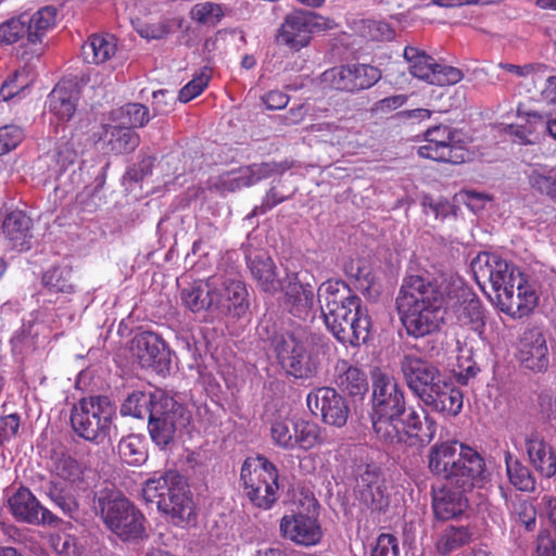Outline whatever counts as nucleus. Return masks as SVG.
Segmentation results:
<instances>
[{
	"mask_svg": "<svg viewBox=\"0 0 556 556\" xmlns=\"http://www.w3.org/2000/svg\"><path fill=\"white\" fill-rule=\"evenodd\" d=\"M439 285V276L431 281L420 276H410L404 280L397 307L409 336L421 338L440 329L447 304L444 287Z\"/></svg>",
	"mask_w": 556,
	"mask_h": 556,
	"instance_id": "f257e3e1",
	"label": "nucleus"
},
{
	"mask_svg": "<svg viewBox=\"0 0 556 556\" xmlns=\"http://www.w3.org/2000/svg\"><path fill=\"white\" fill-rule=\"evenodd\" d=\"M184 305L193 313L207 312L211 317L242 316L249 308L245 285L236 278L216 274L181 291Z\"/></svg>",
	"mask_w": 556,
	"mask_h": 556,
	"instance_id": "f03ea898",
	"label": "nucleus"
},
{
	"mask_svg": "<svg viewBox=\"0 0 556 556\" xmlns=\"http://www.w3.org/2000/svg\"><path fill=\"white\" fill-rule=\"evenodd\" d=\"M122 415L149 419V432L153 442L165 447L178 429L185 428L190 421L189 412L173 397L163 392H132L121 407Z\"/></svg>",
	"mask_w": 556,
	"mask_h": 556,
	"instance_id": "7ed1b4c3",
	"label": "nucleus"
},
{
	"mask_svg": "<svg viewBox=\"0 0 556 556\" xmlns=\"http://www.w3.org/2000/svg\"><path fill=\"white\" fill-rule=\"evenodd\" d=\"M371 424L378 439L394 444L405 441L406 432L401 430L402 416L406 409L404 392L396 379L376 368L371 372Z\"/></svg>",
	"mask_w": 556,
	"mask_h": 556,
	"instance_id": "20e7f679",
	"label": "nucleus"
},
{
	"mask_svg": "<svg viewBox=\"0 0 556 556\" xmlns=\"http://www.w3.org/2000/svg\"><path fill=\"white\" fill-rule=\"evenodd\" d=\"M147 503L156 504L157 510L173 525L186 528L195 522L197 508L186 479L177 471H166L149 478L142 486Z\"/></svg>",
	"mask_w": 556,
	"mask_h": 556,
	"instance_id": "39448f33",
	"label": "nucleus"
},
{
	"mask_svg": "<svg viewBox=\"0 0 556 556\" xmlns=\"http://www.w3.org/2000/svg\"><path fill=\"white\" fill-rule=\"evenodd\" d=\"M116 407L108 396H89L74 405L71 424L77 435L94 444L110 443L117 435Z\"/></svg>",
	"mask_w": 556,
	"mask_h": 556,
	"instance_id": "423d86ee",
	"label": "nucleus"
},
{
	"mask_svg": "<svg viewBox=\"0 0 556 556\" xmlns=\"http://www.w3.org/2000/svg\"><path fill=\"white\" fill-rule=\"evenodd\" d=\"M439 282V286L444 287V292H446V313H451L460 326L468 327L481 340H485V316L478 296L454 273L440 274Z\"/></svg>",
	"mask_w": 556,
	"mask_h": 556,
	"instance_id": "0eeeda50",
	"label": "nucleus"
},
{
	"mask_svg": "<svg viewBox=\"0 0 556 556\" xmlns=\"http://www.w3.org/2000/svg\"><path fill=\"white\" fill-rule=\"evenodd\" d=\"M94 507L106 527L122 540L139 539L143 535L144 516L121 493L100 492Z\"/></svg>",
	"mask_w": 556,
	"mask_h": 556,
	"instance_id": "6e6552de",
	"label": "nucleus"
},
{
	"mask_svg": "<svg viewBox=\"0 0 556 556\" xmlns=\"http://www.w3.org/2000/svg\"><path fill=\"white\" fill-rule=\"evenodd\" d=\"M247 496L257 507L269 509L277 501L278 470L264 456L248 457L241 467Z\"/></svg>",
	"mask_w": 556,
	"mask_h": 556,
	"instance_id": "1a4fd4ad",
	"label": "nucleus"
},
{
	"mask_svg": "<svg viewBox=\"0 0 556 556\" xmlns=\"http://www.w3.org/2000/svg\"><path fill=\"white\" fill-rule=\"evenodd\" d=\"M325 324L333 337L343 344L357 346L370 334L371 320L362 300H352L334 314L328 313Z\"/></svg>",
	"mask_w": 556,
	"mask_h": 556,
	"instance_id": "9d476101",
	"label": "nucleus"
},
{
	"mask_svg": "<svg viewBox=\"0 0 556 556\" xmlns=\"http://www.w3.org/2000/svg\"><path fill=\"white\" fill-rule=\"evenodd\" d=\"M317 506V502L312 498L306 508H299L283 515L279 522L281 536L300 546L317 545L323 539Z\"/></svg>",
	"mask_w": 556,
	"mask_h": 556,
	"instance_id": "9b49d317",
	"label": "nucleus"
},
{
	"mask_svg": "<svg viewBox=\"0 0 556 556\" xmlns=\"http://www.w3.org/2000/svg\"><path fill=\"white\" fill-rule=\"evenodd\" d=\"M270 438L280 448L308 451L323 442L320 427L303 419H276L270 427Z\"/></svg>",
	"mask_w": 556,
	"mask_h": 556,
	"instance_id": "f8f14e48",
	"label": "nucleus"
},
{
	"mask_svg": "<svg viewBox=\"0 0 556 556\" xmlns=\"http://www.w3.org/2000/svg\"><path fill=\"white\" fill-rule=\"evenodd\" d=\"M327 27L328 22L317 13L293 11L286 15L278 28L276 41L290 50L300 51L309 45L314 31Z\"/></svg>",
	"mask_w": 556,
	"mask_h": 556,
	"instance_id": "ddd939ff",
	"label": "nucleus"
},
{
	"mask_svg": "<svg viewBox=\"0 0 556 556\" xmlns=\"http://www.w3.org/2000/svg\"><path fill=\"white\" fill-rule=\"evenodd\" d=\"M403 55L412 76L429 85L448 86L463 79L464 75L459 68L438 63L431 55L416 47L407 46Z\"/></svg>",
	"mask_w": 556,
	"mask_h": 556,
	"instance_id": "4468645a",
	"label": "nucleus"
},
{
	"mask_svg": "<svg viewBox=\"0 0 556 556\" xmlns=\"http://www.w3.org/2000/svg\"><path fill=\"white\" fill-rule=\"evenodd\" d=\"M476 281L481 288L489 283L495 298L517 280L516 267L495 253H480L470 264Z\"/></svg>",
	"mask_w": 556,
	"mask_h": 556,
	"instance_id": "2eb2a0df",
	"label": "nucleus"
},
{
	"mask_svg": "<svg viewBox=\"0 0 556 556\" xmlns=\"http://www.w3.org/2000/svg\"><path fill=\"white\" fill-rule=\"evenodd\" d=\"M283 170L285 168L276 163L253 164L210 177L207 189L224 195L241 188L250 187L261 179L271 176L274 173H281Z\"/></svg>",
	"mask_w": 556,
	"mask_h": 556,
	"instance_id": "dca6fc26",
	"label": "nucleus"
},
{
	"mask_svg": "<svg viewBox=\"0 0 556 556\" xmlns=\"http://www.w3.org/2000/svg\"><path fill=\"white\" fill-rule=\"evenodd\" d=\"M306 404L312 414L337 428L346 425L350 407L346 400L333 388L320 387L312 390L306 396Z\"/></svg>",
	"mask_w": 556,
	"mask_h": 556,
	"instance_id": "f3484780",
	"label": "nucleus"
},
{
	"mask_svg": "<svg viewBox=\"0 0 556 556\" xmlns=\"http://www.w3.org/2000/svg\"><path fill=\"white\" fill-rule=\"evenodd\" d=\"M455 132L448 126H434L427 130L425 144L418 148L421 157L438 162L459 164L466 161L467 152L455 144Z\"/></svg>",
	"mask_w": 556,
	"mask_h": 556,
	"instance_id": "a211bd4d",
	"label": "nucleus"
},
{
	"mask_svg": "<svg viewBox=\"0 0 556 556\" xmlns=\"http://www.w3.org/2000/svg\"><path fill=\"white\" fill-rule=\"evenodd\" d=\"M314 280L307 270L287 271L286 283L281 288L285 293V305L295 317L305 319L314 305Z\"/></svg>",
	"mask_w": 556,
	"mask_h": 556,
	"instance_id": "6ab92c4d",
	"label": "nucleus"
},
{
	"mask_svg": "<svg viewBox=\"0 0 556 556\" xmlns=\"http://www.w3.org/2000/svg\"><path fill=\"white\" fill-rule=\"evenodd\" d=\"M132 350L143 368H151L165 375L170 369V351L162 338L152 331L138 333L132 341Z\"/></svg>",
	"mask_w": 556,
	"mask_h": 556,
	"instance_id": "aec40b11",
	"label": "nucleus"
},
{
	"mask_svg": "<svg viewBox=\"0 0 556 556\" xmlns=\"http://www.w3.org/2000/svg\"><path fill=\"white\" fill-rule=\"evenodd\" d=\"M536 302L535 291L521 273H517V280L505 288L496 299L500 309L514 318L528 315L535 307Z\"/></svg>",
	"mask_w": 556,
	"mask_h": 556,
	"instance_id": "412c9836",
	"label": "nucleus"
},
{
	"mask_svg": "<svg viewBox=\"0 0 556 556\" xmlns=\"http://www.w3.org/2000/svg\"><path fill=\"white\" fill-rule=\"evenodd\" d=\"M517 358L527 369L541 372L549 364L548 348L545 334L538 327L523 331L517 346Z\"/></svg>",
	"mask_w": 556,
	"mask_h": 556,
	"instance_id": "4be33fe9",
	"label": "nucleus"
},
{
	"mask_svg": "<svg viewBox=\"0 0 556 556\" xmlns=\"http://www.w3.org/2000/svg\"><path fill=\"white\" fill-rule=\"evenodd\" d=\"M401 369L407 387L420 400L441 380L437 367L416 355H405Z\"/></svg>",
	"mask_w": 556,
	"mask_h": 556,
	"instance_id": "5701e85b",
	"label": "nucleus"
},
{
	"mask_svg": "<svg viewBox=\"0 0 556 556\" xmlns=\"http://www.w3.org/2000/svg\"><path fill=\"white\" fill-rule=\"evenodd\" d=\"M457 457L460 459L453 460V467L444 479L466 490L473 486L483 473L484 460L477 451L462 443L457 450Z\"/></svg>",
	"mask_w": 556,
	"mask_h": 556,
	"instance_id": "b1692460",
	"label": "nucleus"
},
{
	"mask_svg": "<svg viewBox=\"0 0 556 556\" xmlns=\"http://www.w3.org/2000/svg\"><path fill=\"white\" fill-rule=\"evenodd\" d=\"M10 509L18 521L30 525H52L58 518L26 488H20L9 498Z\"/></svg>",
	"mask_w": 556,
	"mask_h": 556,
	"instance_id": "393cba45",
	"label": "nucleus"
},
{
	"mask_svg": "<svg viewBox=\"0 0 556 556\" xmlns=\"http://www.w3.org/2000/svg\"><path fill=\"white\" fill-rule=\"evenodd\" d=\"M23 16L27 26V45L33 46V52L39 54L43 51L45 38L56 25L58 9L47 5L31 14L23 13Z\"/></svg>",
	"mask_w": 556,
	"mask_h": 556,
	"instance_id": "a878e982",
	"label": "nucleus"
},
{
	"mask_svg": "<svg viewBox=\"0 0 556 556\" xmlns=\"http://www.w3.org/2000/svg\"><path fill=\"white\" fill-rule=\"evenodd\" d=\"M274 344L281 367H291L299 374L302 372V367L294 362V356L314 351L312 340L302 330L283 333L275 339Z\"/></svg>",
	"mask_w": 556,
	"mask_h": 556,
	"instance_id": "bb28decb",
	"label": "nucleus"
},
{
	"mask_svg": "<svg viewBox=\"0 0 556 556\" xmlns=\"http://www.w3.org/2000/svg\"><path fill=\"white\" fill-rule=\"evenodd\" d=\"M421 401L442 415L455 417L462 412L464 396L460 390L440 380Z\"/></svg>",
	"mask_w": 556,
	"mask_h": 556,
	"instance_id": "cd10ccee",
	"label": "nucleus"
},
{
	"mask_svg": "<svg viewBox=\"0 0 556 556\" xmlns=\"http://www.w3.org/2000/svg\"><path fill=\"white\" fill-rule=\"evenodd\" d=\"M526 450L531 466L540 476L552 478L556 475V452L541 434H529Z\"/></svg>",
	"mask_w": 556,
	"mask_h": 556,
	"instance_id": "c85d7f7f",
	"label": "nucleus"
},
{
	"mask_svg": "<svg viewBox=\"0 0 556 556\" xmlns=\"http://www.w3.org/2000/svg\"><path fill=\"white\" fill-rule=\"evenodd\" d=\"M78 99V89L73 81H60L48 97L49 112L58 121L67 122L76 112Z\"/></svg>",
	"mask_w": 556,
	"mask_h": 556,
	"instance_id": "c756f323",
	"label": "nucleus"
},
{
	"mask_svg": "<svg viewBox=\"0 0 556 556\" xmlns=\"http://www.w3.org/2000/svg\"><path fill=\"white\" fill-rule=\"evenodd\" d=\"M31 219L22 211L9 213L2 224L8 245L16 251H27L31 247Z\"/></svg>",
	"mask_w": 556,
	"mask_h": 556,
	"instance_id": "7c9ffc66",
	"label": "nucleus"
},
{
	"mask_svg": "<svg viewBox=\"0 0 556 556\" xmlns=\"http://www.w3.org/2000/svg\"><path fill=\"white\" fill-rule=\"evenodd\" d=\"M352 300H361L352 294L351 289L341 280H327L318 288V302L323 317L326 318L328 313L334 314L341 307L348 306V302Z\"/></svg>",
	"mask_w": 556,
	"mask_h": 556,
	"instance_id": "2f4dec72",
	"label": "nucleus"
},
{
	"mask_svg": "<svg viewBox=\"0 0 556 556\" xmlns=\"http://www.w3.org/2000/svg\"><path fill=\"white\" fill-rule=\"evenodd\" d=\"M334 383L352 397H363L368 390L366 374L344 359L336 364Z\"/></svg>",
	"mask_w": 556,
	"mask_h": 556,
	"instance_id": "473e14b6",
	"label": "nucleus"
},
{
	"mask_svg": "<svg viewBox=\"0 0 556 556\" xmlns=\"http://www.w3.org/2000/svg\"><path fill=\"white\" fill-rule=\"evenodd\" d=\"M548 119L536 112L527 113L520 122L507 126L506 131L520 144H534L540 136L547 132Z\"/></svg>",
	"mask_w": 556,
	"mask_h": 556,
	"instance_id": "72a5a7b5",
	"label": "nucleus"
},
{
	"mask_svg": "<svg viewBox=\"0 0 556 556\" xmlns=\"http://www.w3.org/2000/svg\"><path fill=\"white\" fill-rule=\"evenodd\" d=\"M357 488L362 502L368 507L381 509L388 506L389 497L376 469L367 468L357 479Z\"/></svg>",
	"mask_w": 556,
	"mask_h": 556,
	"instance_id": "f704fd0d",
	"label": "nucleus"
},
{
	"mask_svg": "<svg viewBox=\"0 0 556 556\" xmlns=\"http://www.w3.org/2000/svg\"><path fill=\"white\" fill-rule=\"evenodd\" d=\"M101 140L114 154L130 153L140 143V137L136 131L113 123L103 126Z\"/></svg>",
	"mask_w": 556,
	"mask_h": 556,
	"instance_id": "c9c22d12",
	"label": "nucleus"
},
{
	"mask_svg": "<svg viewBox=\"0 0 556 556\" xmlns=\"http://www.w3.org/2000/svg\"><path fill=\"white\" fill-rule=\"evenodd\" d=\"M248 265L258 287L265 292L275 293L281 290L286 283V279L277 278L273 260L264 254L254 257L249 256Z\"/></svg>",
	"mask_w": 556,
	"mask_h": 556,
	"instance_id": "e433bc0d",
	"label": "nucleus"
},
{
	"mask_svg": "<svg viewBox=\"0 0 556 556\" xmlns=\"http://www.w3.org/2000/svg\"><path fill=\"white\" fill-rule=\"evenodd\" d=\"M459 443L456 440L437 442L428 452V469L437 477L443 478L447 476L448 470L453 467L454 459L457 457Z\"/></svg>",
	"mask_w": 556,
	"mask_h": 556,
	"instance_id": "4c0bfd02",
	"label": "nucleus"
},
{
	"mask_svg": "<svg viewBox=\"0 0 556 556\" xmlns=\"http://www.w3.org/2000/svg\"><path fill=\"white\" fill-rule=\"evenodd\" d=\"M432 507L438 519L459 516L467 508V500L459 490L440 489L433 492Z\"/></svg>",
	"mask_w": 556,
	"mask_h": 556,
	"instance_id": "58836bf2",
	"label": "nucleus"
},
{
	"mask_svg": "<svg viewBox=\"0 0 556 556\" xmlns=\"http://www.w3.org/2000/svg\"><path fill=\"white\" fill-rule=\"evenodd\" d=\"M117 51V39L111 34H93L83 45V55L88 63L102 64Z\"/></svg>",
	"mask_w": 556,
	"mask_h": 556,
	"instance_id": "ea45409f",
	"label": "nucleus"
},
{
	"mask_svg": "<svg viewBox=\"0 0 556 556\" xmlns=\"http://www.w3.org/2000/svg\"><path fill=\"white\" fill-rule=\"evenodd\" d=\"M528 182L534 193L547 197L556 202L555 167L535 163L527 172Z\"/></svg>",
	"mask_w": 556,
	"mask_h": 556,
	"instance_id": "a19ab883",
	"label": "nucleus"
},
{
	"mask_svg": "<svg viewBox=\"0 0 556 556\" xmlns=\"http://www.w3.org/2000/svg\"><path fill=\"white\" fill-rule=\"evenodd\" d=\"M425 429L422 428V422L420 419L419 414L412 409L408 415L406 416L405 421L402 420L401 430L403 432H406L405 441H402L401 443H408V440L412 435H415L418 438V441L421 444L430 443L437 433V422L432 417H430L428 414L425 415ZM395 442L394 444H396Z\"/></svg>",
	"mask_w": 556,
	"mask_h": 556,
	"instance_id": "79ce46f5",
	"label": "nucleus"
},
{
	"mask_svg": "<svg viewBox=\"0 0 556 556\" xmlns=\"http://www.w3.org/2000/svg\"><path fill=\"white\" fill-rule=\"evenodd\" d=\"M471 538L472 532L468 527H445L435 534V551L441 555H447L468 544Z\"/></svg>",
	"mask_w": 556,
	"mask_h": 556,
	"instance_id": "37998d69",
	"label": "nucleus"
},
{
	"mask_svg": "<svg viewBox=\"0 0 556 556\" xmlns=\"http://www.w3.org/2000/svg\"><path fill=\"white\" fill-rule=\"evenodd\" d=\"M111 123L128 129L143 127L149 121V110L140 103H127L113 110L110 114Z\"/></svg>",
	"mask_w": 556,
	"mask_h": 556,
	"instance_id": "c03bdc74",
	"label": "nucleus"
},
{
	"mask_svg": "<svg viewBox=\"0 0 556 556\" xmlns=\"http://www.w3.org/2000/svg\"><path fill=\"white\" fill-rule=\"evenodd\" d=\"M506 473L509 482L519 491L532 492L535 479L529 468L510 453L505 454Z\"/></svg>",
	"mask_w": 556,
	"mask_h": 556,
	"instance_id": "a18cd8bd",
	"label": "nucleus"
},
{
	"mask_svg": "<svg viewBox=\"0 0 556 556\" xmlns=\"http://www.w3.org/2000/svg\"><path fill=\"white\" fill-rule=\"evenodd\" d=\"M190 18L205 27H216L225 16V5L213 1L195 3L190 12Z\"/></svg>",
	"mask_w": 556,
	"mask_h": 556,
	"instance_id": "49530a36",
	"label": "nucleus"
},
{
	"mask_svg": "<svg viewBox=\"0 0 556 556\" xmlns=\"http://www.w3.org/2000/svg\"><path fill=\"white\" fill-rule=\"evenodd\" d=\"M51 471L56 477L72 483H78L83 478L81 465L66 454H54L51 458Z\"/></svg>",
	"mask_w": 556,
	"mask_h": 556,
	"instance_id": "de8ad7c7",
	"label": "nucleus"
},
{
	"mask_svg": "<svg viewBox=\"0 0 556 556\" xmlns=\"http://www.w3.org/2000/svg\"><path fill=\"white\" fill-rule=\"evenodd\" d=\"M118 454L123 462L131 466H138L146 462L147 452L143 441L138 435H127L118 443Z\"/></svg>",
	"mask_w": 556,
	"mask_h": 556,
	"instance_id": "09e8293b",
	"label": "nucleus"
},
{
	"mask_svg": "<svg viewBox=\"0 0 556 556\" xmlns=\"http://www.w3.org/2000/svg\"><path fill=\"white\" fill-rule=\"evenodd\" d=\"M71 278L72 269L70 267H54L43 274L42 282L52 292L71 293L74 291Z\"/></svg>",
	"mask_w": 556,
	"mask_h": 556,
	"instance_id": "8fccbe9b",
	"label": "nucleus"
},
{
	"mask_svg": "<svg viewBox=\"0 0 556 556\" xmlns=\"http://www.w3.org/2000/svg\"><path fill=\"white\" fill-rule=\"evenodd\" d=\"M33 83V75L26 67L14 72L12 76L5 79L0 88V101H8Z\"/></svg>",
	"mask_w": 556,
	"mask_h": 556,
	"instance_id": "3c124183",
	"label": "nucleus"
},
{
	"mask_svg": "<svg viewBox=\"0 0 556 556\" xmlns=\"http://www.w3.org/2000/svg\"><path fill=\"white\" fill-rule=\"evenodd\" d=\"M352 65L339 66L323 73V81L329 87L348 92H354Z\"/></svg>",
	"mask_w": 556,
	"mask_h": 556,
	"instance_id": "603ef678",
	"label": "nucleus"
},
{
	"mask_svg": "<svg viewBox=\"0 0 556 556\" xmlns=\"http://www.w3.org/2000/svg\"><path fill=\"white\" fill-rule=\"evenodd\" d=\"M23 13L0 24V45H13L21 39L27 41V26Z\"/></svg>",
	"mask_w": 556,
	"mask_h": 556,
	"instance_id": "864d4df0",
	"label": "nucleus"
},
{
	"mask_svg": "<svg viewBox=\"0 0 556 556\" xmlns=\"http://www.w3.org/2000/svg\"><path fill=\"white\" fill-rule=\"evenodd\" d=\"M210 79L211 70L207 67L202 68L185 87L180 89L178 96L180 102L187 103L201 94L207 87Z\"/></svg>",
	"mask_w": 556,
	"mask_h": 556,
	"instance_id": "5fc2aeb1",
	"label": "nucleus"
},
{
	"mask_svg": "<svg viewBox=\"0 0 556 556\" xmlns=\"http://www.w3.org/2000/svg\"><path fill=\"white\" fill-rule=\"evenodd\" d=\"M46 494L55 506L67 515H71L78 507L76 498L56 482H49Z\"/></svg>",
	"mask_w": 556,
	"mask_h": 556,
	"instance_id": "6e6d98bb",
	"label": "nucleus"
},
{
	"mask_svg": "<svg viewBox=\"0 0 556 556\" xmlns=\"http://www.w3.org/2000/svg\"><path fill=\"white\" fill-rule=\"evenodd\" d=\"M352 68L354 91L370 88L381 78V72L375 66L352 64Z\"/></svg>",
	"mask_w": 556,
	"mask_h": 556,
	"instance_id": "4d7b16f0",
	"label": "nucleus"
},
{
	"mask_svg": "<svg viewBox=\"0 0 556 556\" xmlns=\"http://www.w3.org/2000/svg\"><path fill=\"white\" fill-rule=\"evenodd\" d=\"M294 362L298 363V366L302 367V372H295L291 367H282L288 375L293 376L296 379H308L316 375L318 359L314 351L305 354H296L294 356Z\"/></svg>",
	"mask_w": 556,
	"mask_h": 556,
	"instance_id": "13d9d810",
	"label": "nucleus"
},
{
	"mask_svg": "<svg viewBox=\"0 0 556 556\" xmlns=\"http://www.w3.org/2000/svg\"><path fill=\"white\" fill-rule=\"evenodd\" d=\"M513 515L525 526L528 531H532L536 521V509L533 503L527 500H518L513 507Z\"/></svg>",
	"mask_w": 556,
	"mask_h": 556,
	"instance_id": "bf43d9fd",
	"label": "nucleus"
},
{
	"mask_svg": "<svg viewBox=\"0 0 556 556\" xmlns=\"http://www.w3.org/2000/svg\"><path fill=\"white\" fill-rule=\"evenodd\" d=\"M458 199L473 213H479L491 203L492 197L485 192L465 190L458 193Z\"/></svg>",
	"mask_w": 556,
	"mask_h": 556,
	"instance_id": "052dcab7",
	"label": "nucleus"
},
{
	"mask_svg": "<svg viewBox=\"0 0 556 556\" xmlns=\"http://www.w3.org/2000/svg\"><path fill=\"white\" fill-rule=\"evenodd\" d=\"M24 137L23 130L15 125L0 128V155L17 147Z\"/></svg>",
	"mask_w": 556,
	"mask_h": 556,
	"instance_id": "680f3d73",
	"label": "nucleus"
},
{
	"mask_svg": "<svg viewBox=\"0 0 556 556\" xmlns=\"http://www.w3.org/2000/svg\"><path fill=\"white\" fill-rule=\"evenodd\" d=\"M371 556H400L397 539L392 534H380L372 547Z\"/></svg>",
	"mask_w": 556,
	"mask_h": 556,
	"instance_id": "e2e57ef3",
	"label": "nucleus"
},
{
	"mask_svg": "<svg viewBox=\"0 0 556 556\" xmlns=\"http://www.w3.org/2000/svg\"><path fill=\"white\" fill-rule=\"evenodd\" d=\"M480 368L469 357L458 358L456 368L454 369V377L456 381L463 386H467L477 376Z\"/></svg>",
	"mask_w": 556,
	"mask_h": 556,
	"instance_id": "0e129e2a",
	"label": "nucleus"
},
{
	"mask_svg": "<svg viewBox=\"0 0 556 556\" xmlns=\"http://www.w3.org/2000/svg\"><path fill=\"white\" fill-rule=\"evenodd\" d=\"M20 422V416L15 413L0 417V446L17 434Z\"/></svg>",
	"mask_w": 556,
	"mask_h": 556,
	"instance_id": "69168bd1",
	"label": "nucleus"
},
{
	"mask_svg": "<svg viewBox=\"0 0 556 556\" xmlns=\"http://www.w3.org/2000/svg\"><path fill=\"white\" fill-rule=\"evenodd\" d=\"M51 545L60 556H78L74 538L68 534H56L51 538Z\"/></svg>",
	"mask_w": 556,
	"mask_h": 556,
	"instance_id": "338daca9",
	"label": "nucleus"
},
{
	"mask_svg": "<svg viewBox=\"0 0 556 556\" xmlns=\"http://www.w3.org/2000/svg\"><path fill=\"white\" fill-rule=\"evenodd\" d=\"M78 157V152L74 148L73 142H63L59 146L55 153V162L60 170H65L73 165Z\"/></svg>",
	"mask_w": 556,
	"mask_h": 556,
	"instance_id": "774afa93",
	"label": "nucleus"
}]
</instances>
